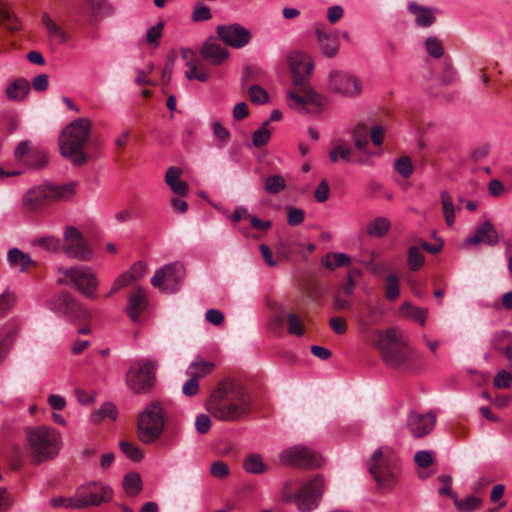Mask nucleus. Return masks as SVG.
Returning a JSON list of instances; mask_svg holds the SVG:
<instances>
[{
	"label": "nucleus",
	"mask_w": 512,
	"mask_h": 512,
	"mask_svg": "<svg viewBox=\"0 0 512 512\" xmlns=\"http://www.w3.org/2000/svg\"><path fill=\"white\" fill-rule=\"evenodd\" d=\"M207 410L220 421H239L250 413L251 398L240 383L223 380L210 395Z\"/></svg>",
	"instance_id": "1"
},
{
	"label": "nucleus",
	"mask_w": 512,
	"mask_h": 512,
	"mask_svg": "<svg viewBox=\"0 0 512 512\" xmlns=\"http://www.w3.org/2000/svg\"><path fill=\"white\" fill-rule=\"evenodd\" d=\"M26 451L32 463L40 464L55 458L62 445L61 434L53 427L40 425L24 429Z\"/></svg>",
	"instance_id": "2"
},
{
	"label": "nucleus",
	"mask_w": 512,
	"mask_h": 512,
	"mask_svg": "<svg viewBox=\"0 0 512 512\" xmlns=\"http://www.w3.org/2000/svg\"><path fill=\"white\" fill-rule=\"evenodd\" d=\"M367 469L381 493L391 492L401 476L399 458L388 446L380 447L372 454L367 461Z\"/></svg>",
	"instance_id": "3"
},
{
	"label": "nucleus",
	"mask_w": 512,
	"mask_h": 512,
	"mask_svg": "<svg viewBox=\"0 0 512 512\" xmlns=\"http://www.w3.org/2000/svg\"><path fill=\"white\" fill-rule=\"evenodd\" d=\"M91 131V122L87 118H79L68 124L59 136L60 154L75 166H82L89 160L84 152Z\"/></svg>",
	"instance_id": "4"
},
{
	"label": "nucleus",
	"mask_w": 512,
	"mask_h": 512,
	"mask_svg": "<svg viewBox=\"0 0 512 512\" xmlns=\"http://www.w3.org/2000/svg\"><path fill=\"white\" fill-rule=\"evenodd\" d=\"M374 335L372 346L380 352L387 366L399 368L413 358V350L396 327H390L385 331L376 330Z\"/></svg>",
	"instance_id": "5"
},
{
	"label": "nucleus",
	"mask_w": 512,
	"mask_h": 512,
	"mask_svg": "<svg viewBox=\"0 0 512 512\" xmlns=\"http://www.w3.org/2000/svg\"><path fill=\"white\" fill-rule=\"evenodd\" d=\"M324 490L323 476L316 475L310 481L303 483L294 494L284 490L282 500L285 503L294 502L300 512H311L318 507Z\"/></svg>",
	"instance_id": "6"
},
{
	"label": "nucleus",
	"mask_w": 512,
	"mask_h": 512,
	"mask_svg": "<svg viewBox=\"0 0 512 512\" xmlns=\"http://www.w3.org/2000/svg\"><path fill=\"white\" fill-rule=\"evenodd\" d=\"M158 369L156 359L141 358L136 360L128 369L126 382L136 394L149 392L155 384V374Z\"/></svg>",
	"instance_id": "7"
},
{
	"label": "nucleus",
	"mask_w": 512,
	"mask_h": 512,
	"mask_svg": "<svg viewBox=\"0 0 512 512\" xmlns=\"http://www.w3.org/2000/svg\"><path fill=\"white\" fill-rule=\"evenodd\" d=\"M164 424L163 407L159 402H152L139 416V439L145 444L153 443L162 435Z\"/></svg>",
	"instance_id": "8"
},
{
	"label": "nucleus",
	"mask_w": 512,
	"mask_h": 512,
	"mask_svg": "<svg viewBox=\"0 0 512 512\" xmlns=\"http://www.w3.org/2000/svg\"><path fill=\"white\" fill-rule=\"evenodd\" d=\"M59 272L64 276L63 279L59 280V283L66 284L76 289L89 299L97 298L96 290L98 287V280L96 274L89 267L76 266L60 268Z\"/></svg>",
	"instance_id": "9"
},
{
	"label": "nucleus",
	"mask_w": 512,
	"mask_h": 512,
	"mask_svg": "<svg viewBox=\"0 0 512 512\" xmlns=\"http://www.w3.org/2000/svg\"><path fill=\"white\" fill-rule=\"evenodd\" d=\"M279 460L283 465L307 470L318 469L324 463L323 457L317 451L304 445H295L283 450Z\"/></svg>",
	"instance_id": "10"
},
{
	"label": "nucleus",
	"mask_w": 512,
	"mask_h": 512,
	"mask_svg": "<svg viewBox=\"0 0 512 512\" xmlns=\"http://www.w3.org/2000/svg\"><path fill=\"white\" fill-rule=\"evenodd\" d=\"M112 497V489L102 482H92L80 487L73 497H70L71 505L74 508L87 506H98L107 502Z\"/></svg>",
	"instance_id": "11"
},
{
	"label": "nucleus",
	"mask_w": 512,
	"mask_h": 512,
	"mask_svg": "<svg viewBox=\"0 0 512 512\" xmlns=\"http://www.w3.org/2000/svg\"><path fill=\"white\" fill-rule=\"evenodd\" d=\"M49 309L71 321L86 319L89 312L68 292H61L47 301Z\"/></svg>",
	"instance_id": "12"
},
{
	"label": "nucleus",
	"mask_w": 512,
	"mask_h": 512,
	"mask_svg": "<svg viewBox=\"0 0 512 512\" xmlns=\"http://www.w3.org/2000/svg\"><path fill=\"white\" fill-rule=\"evenodd\" d=\"M327 90L343 97L354 98L362 93V83L354 74L334 70L329 73Z\"/></svg>",
	"instance_id": "13"
},
{
	"label": "nucleus",
	"mask_w": 512,
	"mask_h": 512,
	"mask_svg": "<svg viewBox=\"0 0 512 512\" xmlns=\"http://www.w3.org/2000/svg\"><path fill=\"white\" fill-rule=\"evenodd\" d=\"M184 275L185 269L181 263H169L156 270L151 284L163 292H175Z\"/></svg>",
	"instance_id": "14"
},
{
	"label": "nucleus",
	"mask_w": 512,
	"mask_h": 512,
	"mask_svg": "<svg viewBox=\"0 0 512 512\" xmlns=\"http://www.w3.org/2000/svg\"><path fill=\"white\" fill-rule=\"evenodd\" d=\"M63 252L69 258L89 261L93 252L89 248L81 232L74 226H67L64 231Z\"/></svg>",
	"instance_id": "15"
},
{
	"label": "nucleus",
	"mask_w": 512,
	"mask_h": 512,
	"mask_svg": "<svg viewBox=\"0 0 512 512\" xmlns=\"http://www.w3.org/2000/svg\"><path fill=\"white\" fill-rule=\"evenodd\" d=\"M216 33L219 40L235 49L243 48L251 40L250 31L238 23L218 25Z\"/></svg>",
	"instance_id": "16"
},
{
	"label": "nucleus",
	"mask_w": 512,
	"mask_h": 512,
	"mask_svg": "<svg viewBox=\"0 0 512 512\" xmlns=\"http://www.w3.org/2000/svg\"><path fill=\"white\" fill-rule=\"evenodd\" d=\"M288 65L292 73V82L296 86L304 85L314 68L312 60L301 52L291 53L288 56Z\"/></svg>",
	"instance_id": "17"
},
{
	"label": "nucleus",
	"mask_w": 512,
	"mask_h": 512,
	"mask_svg": "<svg viewBox=\"0 0 512 512\" xmlns=\"http://www.w3.org/2000/svg\"><path fill=\"white\" fill-rule=\"evenodd\" d=\"M436 416L432 412L425 414L411 411L407 419V426L415 438L428 435L434 428Z\"/></svg>",
	"instance_id": "18"
},
{
	"label": "nucleus",
	"mask_w": 512,
	"mask_h": 512,
	"mask_svg": "<svg viewBox=\"0 0 512 512\" xmlns=\"http://www.w3.org/2000/svg\"><path fill=\"white\" fill-rule=\"evenodd\" d=\"M23 206L28 212H39L50 203L46 184L30 188L23 196Z\"/></svg>",
	"instance_id": "19"
},
{
	"label": "nucleus",
	"mask_w": 512,
	"mask_h": 512,
	"mask_svg": "<svg viewBox=\"0 0 512 512\" xmlns=\"http://www.w3.org/2000/svg\"><path fill=\"white\" fill-rule=\"evenodd\" d=\"M363 305L365 312L357 319L361 332H365L372 326L380 324L384 315V310L380 304L367 301Z\"/></svg>",
	"instance_id": "20"
},
{
	"label": "nucleus",
	"mask_w": 512,
	"mask_h": 512,
	"mask_svg": "<svg viewBox=\"0 0 512 512\" xmlns=\"http://www.w3.org/2000/svg\"><path fill=\"white\" fill-rule=\"evenodd\" d=\"M499 236L494 228V226L490 222H484L478 228H476L473 235H470L466 239L467 244L478 245L481 243L487 244L489 246H494L498 243Z\"/></svg>",
	"instance_id": "21"
},
{
	"label": "nucleus",
	"mask_w": 512,
	"mask_h": 512,
	"mask_svg": "<svg viewBox=\"0 0 512 512\" xmlns=\"http://www.w3.org/2000/svg\"><path fill=\"white\" fill-rule=\"evenodd\" d=\"M203 59L213 65H220L229 57V51L213 39H208L200 50Z\"/></svg>",
	"instance_id": "22"
},
{
	"label": "nucleus",
	"mask_w": 512,
	"mask_h": 512,
	"mask_svg": "<svg viewBox=\"0 0 512 512\" xmlns=\"http://www.w3.org/2000/svg\"><path fill=\"white\" fill-rule=\"evenodd\" d=\"M147 305L148 299L146 292L142 288L137 287L131 291L128 297L126 311L133 321H137Z\"/></svg>",
	"instance_id": "23"
},
{
	"label": "nucleus",
	"mask_w": 512,
	"mask_h": 512,
	"mask_svg": "<svg viewBox=\"0 0 512 512\" xmlns=\"http://www.w3.org/2000/svg\"><path fill=\"white\" fill-rule=\"evenodd\" d=\"M408 11L415 16V24L419 27H430L436 21L437 9L422 6L416 2L408 4Z\"/></svg>",
	"instance_id": "24"
},
{
	"label": "nucleus",
	"mask_w": 512,
	"mask_h": 512,
	"mask_svg": "<svg viewBox=\"0 0 512 512\" xmlns=\"http://www.w3.org/2000/svg\"><path fill=\"white\" fill-rule=\"evenodd\" d=\"M316 36L322 53L327 57H334L339 50V41L335 34L327 33L322 26H317Z\"/></svg>",
	"instance_id": "25"
},
{
	"label": "nucleus",
	"mask_w": 512,
	"mask_h": 512,
	"mask_svg": "<svg viewBox=\"0 0 512 512\" xmlns=\"http://www.w3.org/2000/svg\"><path fill=\"white\" fill-rule=\"evenodd\" d=\"M182 170L178 167H170L165 174V182L176 195L184 197L189 192V186L186 182L181 181Z\"/></svg>",
	"instance_id": "26"
},
{
	"label": "nucleus",
	"mask_w": 512,
	"mask_h": 512,
	"mask_svg": "<svg viewBox=\"0 0 512 512\" xmlns=\"http://www.w3.org/2000/svg\"><path fill=\"white\" fill-rule=\"evenodd\" d=\"M19 334L17 325H10L0 332V364L8 357Z\"/></svg>",
	"instance_id": "27"
},
{
	"label": "nucleus",
	"mask_w": 512,
	"mask_h": 512,
	"mask_svg": "<svg viewBox=\"0 0 512 512\" xmlns=\"http://www.w3.org/2000/svg\"><path fill=\"white\" fill-rule=\"evenodd\" d=\"M50 203L64 202L71 200L75 195V184L69 183L64 185L46 184Z\"/></svg>",
	"instance_id": "28"
},
{
	"label": "nucleus",
	"mask_w": 512,
	"mask_h": 512,
	"mask_svg": "<svg viewBox=\"0 0 512 512\" xmlns=\"http://www.w3.org/2000/svg\"><path fill=\"white\" fill-rule=\"evenodd\" d=\"M42 23L47 30L49 38L55 40L59 44H64L67 41V36L64 30L50 17L48 13H43Z\"/></svg>",
	"instance_id": "29"
},
{
	"label": "nucleus",
	"mask_w": 512,
	"mask_h": 512,
	"mask_svg": "<svg viewBox=\"0 0 512 512\" xmlns=\"http://www.w3.org/2000/svg\"><path fill=\"white\" fill-rule=\"evenodd\" d=\"M400 313L406 317L418 322L421 326H424L428 316V310L426 308L416 307L409 302H404L400 306Z\"/></svg>",
	"instance_id": "30"
},
{
	"label": "nucleus",
	"mask_w": 512,
	"mask_h": 512,
	"mask_svg": "<svg viewBox=\"0 0 512 512\" xmlns=\"http://www.w3.org/2000/svg\"><path fill=\"white\" fill-rule=\"evenodd\" d=\"M214 369V363L205 361L202 358H198L189 365L187 374L189 376L195 377V379L198 380L211 374Z\"/></svg>",
	"instance_id": "31"
},
{
	"label": "nucleus",
	"mask_w": 512,
	"mask_h": 512,
	"mask_svg": "<svg viewBox=\"0 0 512 512\" xmlns=\"http://www.w3.org/2000/svg\"><path fill=\"white\" fill-rule=\"evenodd\" d=\"M88 11L93 18H102L113 13V7L108 0H85Z\"/></svg>",
	"instance_id": "32"
},
{
	"label": "nucleus",
	"mask_w": 512,
	"mask_h": 512,
	"mask_svg": "<svg viewBox=\"0 0 512 512\" xmlns=\"http://www.w3.org/2000/svg\"><path fill=\"white\" fill-rule=\"evenodd\" d=\"M123 488L130 497H136L142 491V479L139 473L130 472L123 479Z\"/></svg>",
	"instance_id": "33"
},
{
	"label": "nucleus",
	"mask_w": 512,
	"mask_h": 512,
	"mask_svg": "<svg viewBox=\"0 0 512 512\" xmlns=\"http://www.w3.org/2000/svg\"><path fill=\"white\" fill-rule=\"evenodd\" d=\"M29 91V82L25 79H17L7 87L6 94L9 99L21 100L29 93Z\"/></svg>",
	"instance_id": "34"
},
{
	"label": "nucleus",
	"mask_w": 512,
	"mask_h": 512,
	"mask_svg": "<svg viewBox=\"0 0 512 512\" xmlns=\"http://www.w3.org/2000/svg\"><path fill=\"white\" fill-rule=\"evenodd\" d=\"M391 227L390 221L385 217H378L368 223L366 232L368 235L381 238L385 236Z\"/></svg>",
	"instance_id": "35"
},
{
	"label": "nucleus",
	"mask_w": 512,
	"mask_h": 512,
	"mask_svg": "<svg viewBox=\"0 0 512 512\" xmlns=\"http://www.w3.org/2000/svg\"><path fill=\"white\" fill-rule=\"evenodd\" d=\"M350 261V257L345 253L330 252L322 258L323 265L330 271L338 267L348 266Z\"/></svg>",
	"instance_id": "36"
},
{
	"label": "nucleus",
	"mask_w": 512,
	"mask_h": 512,
	"mask_svg": "<svg viewBox=\"0 0 512 512\" xmlns=\"http://www.w3.org/2000/svg\"><path fill=\"white\" fill-rule=\"evenodd\" d=\"M8 261L13 266H19L20 271H27L29 266L33 263L28 254L23 253L17 248H13L8 252Z\"/></svg>",
	"instance_id": "37"
},
{
	"label": "nucleus",
	"mask_w": 512,
	"mask_h": 512,
	"mask_svg": "<svg viewBox=\"0 0 512 512\" xmlns=\"http://www.w3.org/2000/svg\"><path fill=\"white\" fill-rule=\"evenodd\" d=\"M243 468L251 474H262L266 472L267 466L264 464L262 457L258 454H250L243 461Z\"/></svg>",
	"instance_id": "38"
},
{
	"label": "nucleus",
	"mask_w": 512,
	"mask_h": 512,
	"mask_svg": "<svg viewBox=\"0 0 512 512\" xmlns=\"http://www.w3.org/2000/svg\"><path fill=\"white\" fill-rule=\"evenodd\" d=\"M441 202L445 221L451 227L455 222V207L452 196L448 191L441 192Z\"/></svg>",
	"instance_id": "39"
},
{
	"label": "nucleus",
	"mask_w": 512,
	"mask_h": 512,
	"mask_svg": "<svg viewBox=\"0 0 512 512\" xmlns=\"http://www.w3.org/2000/svg\"><path fill=\"white\" fill-rule=\"evenodd\" d=\"M425 262V258L420 248L417 246H411L407 253V264L411 271L419 270Z\"/></svg>",
	"instance_id": "40"
},
{
	"label": "nucleus",
	"mask_w": 512,
	"mask_h": 512,
	"mask_svg": "<svg viewBox=\"0 0 512 512\" xmlns=\"http://www.w3.org/2000/svg\"><path fill=\"white\" fill-rule=\"evenodd\" d=\"M268 125L269 121H265L262 123L259 129L253 132L252 143L255 147H263L269 142L271 138V132L268 129Z\"/></svg>",
	"instance_id": "41"
},
{
	"label": "nucleus",
	"mask_w": 512,
	"mask_h": 512,
	"mask_svg": "<svg viewBox=\"0 0 512 512\" xmlns=\"http://www.w3.org/2000/svg\"><path fill=\"white\" fill-rule=\"evenodd\" d=\"M117 414L116 406L111 402H106L99 410L92 413V420L94 422H99L106 417L111 420H115L117 418Z\"/></svg>",
	"instance_id": "42"
},
{
	"label": "nucleus",
	"mask_w": 512,
	"mask_h": 512,
	"mask_svg": "<svg viewBox=\"0 0 512 512\" xmlns=\"http://www.w3.org/2000/svg\"><path fill=\"white\" fill-rule=\"evenodd\" d=\"M34 246L41 247L47 251L55 252L61 247V241L55 236L38 237L32 240Z\"/></svg>",
	"instance_id": "43"
},
{
	"label": "nucleus",
	"mask_w": 512,
	"mask_h": 512,
	"mask_svg": "<svg viewBox=\"0 0 512 512\" xmlns=\"http://www.w3.org/2000/svg\"><path fill=\"white\" fill-rule=\"evenodd\" d=\"M265 190L270 194H278L286 188V181L282 175L269 176L265 181Z\"/></svg>",
	"instance_id": "44"
},
{
	"label": "nucleus",
	"mask_w": 512,
	"mask_h": 512,
	"mask_svg": "<svg viewBox=\"0 0 512 512\" xmlns=\"http://www.w3.org/2000/svg\"><path fill=\"white\" fill-rule=\"evenodd\" d=\"M48 163V156L44 151L34 149L29 159L26 160V166L31 169H41Z\"/></svg>",
	"instance_id": "45"
},
{
	"label": "nucleus",
	"mask_w": 512,
	"mask_h": 512,
	"mask_svg": "<svg viewBox=\"0 0 512 512\" xmlns=\"http://www.w3.org/2000/svg\"><path fill=\"white\" fill-rule=\"evenodd\" d=\"M400 295L399 280L396 275H388L385 285V297L389 301H395Z\"/></svg>",
	"instance_id": "46"
},
{
	"label": "nucleus",
	"mask_w": 512,
	"mask_h": 512,
	"mask_svg": "<svg viewBox=\"0 0 512 512\" xmlns=\"http://www.w3.org/2000/svg\"><path fill=\"white\" fill-rule=\"evenodd\" d=\"M287 331L291 335L300 337L304 334V324L301 318L295 313L287 315Z\"/></svg>",
	"instance_id": "47"
},
{
	"label": "nucleus",
	"mask_w": 512,
	"mask_h": 512,
	"mask_svg": "<svg viewBox=\"0 0 512 512\" xmlns=\"http://www.w3.org/2000/svg\"><path fill=\"white\" fill-rule=\"evenodd\" d=\"M425 48L427 53L435 58L439 59L444 54V49L441 41L435 36H429L425 41Z\"/></svg>",
	"instance_id": "48"
},
{
	"label": "nucleus",
	"mask_w": 512,
	"mask_h": 512,
	"mask_svg": "<svg viewBox=\"0 0 512 512\" xmlns=\"http://www.w3.org/2000/svg\"><path fill=\"white\" fill-rule=\"evenodd\" d=\"M456 507L463 512L475 511L480 508L482 500L475 496H468L464 500L455 498Z\"/></svg>",
	"instance_id": "49"
},
{
	"label": "nucleus",
	"mask_w": 512,
	"mask_h": 512,
	"mask_svg": "<svg viewBox=\"0 0 512 512\" xmlns=\"http://www.w3.org/2000/svg\"><path fill=\"white\" fill-rule=\"evenodd\" d=\"M353 139L356 148L365 150L368 146V129L364 124H359L353 131Z\"/></svg>",
	"instance_id": "50"
},
{
	"label": "nucleus",
	"mask_w": 512,
	"mask_h": 512,
	"mask_svg": "<svg viewBox=\"0 0 512 512\" xmlns=\"http://www.w3.org/2000/svg\"><path fill=\"white\" fill-rule=\"evenodd\" d=\"M33 152L31 141H21L15 148L14 157L18 162L26 166V160L29 159Z\"/></svg>",
	"instance_id": "51"
},
{
	"label": "nucleus",
	"mask_w": 512,
	"mask_h": 512,
	"mask_svg": "<svg viewBox=\"0 0 512 512\" xmlns=\"http://www.w3.org/2000/svg\"><path fill=\"white\" fill-rule=\"evenodd\" d=\"M119 445L121 451L132 461L139 462L142 460L143 453L136 445L127 441H121Z\"/></svg>",
	"instance_id": "52"
},
{
	"label": "nucleus",
	"mask_w": 512,
	"mask_h": 512,
	"mask_svg": "<svg viewBox=\"0 0 512 512\" xmlns=\"http://www.w3.org/2000/svg\"><path fill=\"white\" fill-rule=\"evenodd\" d=\"M212 129L214 136L218 141L217 146L220 148L224 147L230 139L229 131L219 121H214L212 123Z\"/></svg>",
	"instance_id": "53"
},
{
	"label": "nucleus",
	"mask_w": 512,
	"mask_h": 512,
	"mask_svg": "<svg viewBox=\"0 0 512 512\" xmlns=\"http://www.w3.org/2000/svg\"><path fill=\"white\" fill-rule=\"evenodd\" d=\"M395 170L403 177L409 178L413 173V164L408 156H402L395 162Z\"/></svg>",
	"instance_id": "54"
},
{
	"label": "nucleus",
	"mask_w": 512,
	"mask_h": 512,
	"mask_svg": "<svg viewBox=\"0 0 512 512\" xmlns=\"http://www.w3.org/2000/svg\"><path fill=\"white\" fill-rule=\"evenodd\" d=\"M458 79L457 77V71L456 69L454 68V66L452 65V63L449 61V62H445L444 64V67H443V71L440 75V83L442 85H450L454 82H456Z\"/></svg>",
	"instance_id": "55"
},
{
	"label": "nucleus",
	"mask_w": 512,
	"mask_h": 512,
	"mask_svg": "<svg viewBox=\"0 0 512 512\" xmlns=\"http://www.w3.org/2000/svg\"><path fill=\"white\" fill-rule=\"evenodd\" d=\"M163 27V22H159L148 29L146 33V41L148 44L155 47L159 46V40L162 37Z\"/></svg>",
	"instance_id": "56"
},
{
	"label": "nucleus",
	"mask_w": 512,
	"mask_h": 512,
	"mask_svg": "<svg viewBox=\"0 0 512 512\" xmlns=\"http://www.w3.org/2000/svg\"><path fill=\"white\" fill-rule=\"evenodd\" d=\"M132 282H135L133 280V277L129 274V272H124L120 274L114 281L110 292L106 295V297H110L120 289L130 285Z\"/></svg>",
	"instance_id": "57"
},
{
	"label": "nucleus",
	"mask_w": 512,
	"mask_h": 512,
	"mask_svg": "<svg viewBox=\"0 0 512 512\" xmlns=\"http://www.w3.org/2000/svg\"><path fill=\"white\" fill-rule=\"evenodd\" d=\"M287 211V222L290 226H298L300 225L305 218L304 210L300 208H295L292 206L286 207Z\"/></svg>",
	"instance_id": "58"
},
{
	"label": "nucleus",
	"mask_w": 512,
	"mask_h": 512,
	"mask_svg": "<svg viewBox=\"0 0 512 512\" xmlns=\"http://www.w3.org/2000/svg\"><path fill=\"white\" fill-rule=\"evenodd\" d=\"M250 100L256 104H264L268 101V93L258 85H252L248 89Z\"/></svg>",
	"instance_id": "59"
},
{
	"label": "nucleus",
	"mask_w": 512,
	"mask_h": 512,
	"mask_svg": "<svg viewBox=\"0 0 512 512\" xmlns=\"http://www.w3.org/2000/svg\"><path fill=\"white\" fill-rule=\"evenodd\" d=\"M191 18L194 22L207 21L212 18L210 8L203 3H197Z\"/></svg>",
	"instance_id": "60"
},
{
	"label": "nucleus",
	"mask_w": 512,
	"mask_h": 512,
	"mask_svg": "<svg viewBox=\"0 0 512 512\" xmlns=\"http://www.w3.org/2000/svg\"><path fill=\"white\" fill-rule=\"evenodd\" d=\"M230 469L228 465L221 460L215 461L210 466V474L218 479H224L229 475Z\"/></svg>",
	"instance_id": "61"
},
{
	"label": "nucleus",
	"mask_w": 512,
	"mask_h": 512,
	"mask_svg": "<svg viewBox=\"0 0 512 512\" xmlns=\"http://www.w3.org/2000/svg\"><path fill=\"white\" fill-rule=\"evenodd\" d=\"M16 303V296L14 293L5 292L0 295V316L8 312Z\"/></svg>",
	"instance_id": "62"
},
{
	"label": "nucleus",
	"mask_w": 512,
	"mask_h": 512,
	"mask_svg": "<svg viewBox=\"0 0 512 512\" xmlns=\"http://www.w3.org/2000/svg\"><path fill=\"white\" fill-rule=\"evenodd\" d=\"M512 383V374L506 370L499 371L493 379L496 388H509Z\"/></svg>",
	"instance_id": "63"
},
{
	"label": "nucleus",
	"mask_w": 512,
	"mask_h": 512,
	"mask_svg": "<svg viewBox=\"0 0 512 512\" xmlns=\"http://www.w3.org/2000/svg\"><path fill=\"white\" fill-rule=\"evenodd\" d=\"M416 464L421 468H427L433 463V453L427 450L416 452L414 456Z\"/></svg>",
	"instance_id": "64"
}]
</instances>
